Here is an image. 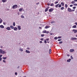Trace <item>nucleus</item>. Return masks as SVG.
Instances as JSON below:
<instances>
[{"instance_id": "72a5a7b5", "label": "nucleus", "mask_w": 77, "mask_h": 77, "mask_svg": "<svg viewBox=\"0 0 77 77\" xmlns=\"http://www.w3.org/2000/svg\"><path fill=\"white\" fill-rule=\"evenodd\" d=\"M63 9H64V7H62L61 8V10H63Z\"/></svg>"}, {"instance_id": "774afa93", "label": "nucleus", "mask_w": 77, "mask_h": 77, "mask_svg": "<svg viewBox=\"0 0 77 77\" xmlns=\"http://www.w3.org/2000/svg\"><path fill=\"white\" fill-rule=\"evenodd\" d=\"M17 14H18V15H20L19 13H17Z\"/></svg>"}, {"instance_id": "c756f323", "label": "nucleus", "mask_w": 77, "mask_h": 77, "mask_svg": "<svg viewBox=\"0 0 77 77\" xmlns=\"http://www.w3.org/2000/svg\"><path fill=\"white\" fill-rule=\"evenodd\" d=\"M61 5H62V6H64V4L62 2L61 3Z\"/></svg>"}, {"instance_id": "ddd939ff", "label": "nucleus", "mask_w": 77, "mask_h": 77, "mask_svg": "<svg viewBox=\"0 0 77 77\" xmlns=\"http://www.w3.org/2000/svg\"><path fill=\"white\" fill-rule=\"evenodd\" d=\"M23 10V9L22 8H20L19 9V12H21Z\"/></svg>"}, {"instance_id": "338daca9", "label": "nucleus", "mask_w": 77, "mask_h": 77, "mask_svg": "<svg viewBox=\"0 0 77 77\" xmlns=\"http://www.w3.org/2000/svg\"><path fill=\"white\" fill-rule=\"evenodd\" d=\"M48 6H50V4H48Z\"/></svg>"}, {"instance_id": "e2e57ef3", "label": "nucleus", "mask_w": 77, "mask_h": 77, "mask_svg": "<svg viewBox=\"0 0 77 77\" xmlns=\"http://www.w3.org/2000/svg\"><path fill=\"white\" fill-rule=\"evenodd\" d=\"M74 1H75V2H77V0H74Z\"/></svg>"}, {"instance_id": "603ef678", "label": "nucleus", "mask_w": 77, "mask_h": 77, "mask_svg": "<svg viewBox=\"0 0 77 77\" xmlns=\"http://www.w3.org/2000/svg\"><path fill=\"white\" fill-rule=\"evenodd\" d=\"M15 74L16 75H17V72H16L15 73Z\"/></svg>"}, {"instance_id": "a18cd8bd", "label": "nucleus", "mask_w": 77, "mask_h": 77, "mask_svg": "<svg viewBox=\"0 0 77 77\" xmlns=\"http://www.w3.org/2000/svg\"><path fill=\"white\" fill-rule=\"evenodd\" d=\"M58 39H60V38H61V37L58 36Z\"/></svg>"}, {"instance_id": "8fccbe9b", "label": "nucleus", "mask_w": 77, "mask_h": 77, "mask_svg": "<svg viewBox=\"0 0 77 77\" xmlns=\"http://www.w3.org/2000/svg\"><path fill=\"white\" fill-rule=\"evenodd\" d=\"M3 61V62H4V63H6V61H5V60H4Z\"/></svg>"}, {"instance_id": "4468645a", "label": "nucleus", "mask_w": 77, "mask_h": 77, "mask_svg": "<svg viewBox=\"0 0 77 77\" xmlns=\"http://www.w3.org/2000/svg\"><path fill=\"white\" fill-rule=\"evenodd\" d=\"M74 51V50L73 49H70L69 51L70 52H73Z\"/></svg>"}, {"instance_id": "a211bd4d", "label": "nucleus", "mask_w": 77, "mask_h": 77, "mask_svg": "<svg viewBox=\"0 0 77 77\" xmlns=\"http://www.w3.org/2000/svg\"><path fill=\"white\" fill-rule=\"evenodd\" d=\"M50 26H46L45 27V29H48V28H50Z\"/></svg>"}, {"instance_id": "c85d7f7f", "label": "nucleus", "mask_w": 77, "mask_h": 77, "mask_svg": "<svg viewBox=\"0 0 77 77\" xmlns=\"http://www.w3.org/2000/svg\"><path fill=\"white\" fill-rule=\"evenodd\" d=\"M6 57H3L2 58V59H4V60H6Z\"/></svg>"}, {"instance_id": "2eb2a0df", "label": "nucleus", "mask_w": 77, "mask_h": 77, "mask_svg": "<svg viewBox=\"0 0 77 77\" xmlns=\"http://www.w3.org/2000/svg\"><path fill=\"white\" fill-rule=\"evenodd\" d=\"M3 22V20H2V19L0 18V24H1Z\"/></svg>"}, {"instance_id": "7ed1b4c3", "label": "nucleus", "mask_w": 77, "mask_h": 77, "mask_svg": "<svg viewBox=\"0 0 77 77\" xmlns=\"http://www.w3.org/2000/svg\"><path fill=\"white\" fill-rule=\"evenodd\" d=\"M53 10H54V9L51 8L49 10V12H53Z\"/></svg>"}, {"instance_id": "7c9ffc66", "label": "nucleus", "mask_w": 77, "mask_h": 77, "mask_svg": "<svg viewBox=\"0 0 77 77\" xmlns=\"http://www.w3.org/2000/svg\"><path fill=\"white\" fill-rule=\"evenodd\" d=\"M54 39H55L56 40H57V37H55L54 38Z\"/></svg>"}, {"instance_id": "dca6fc26", "label": "nucleus", "mask_w": 77, "mask_h": 77, "mask_svg": "<svg viewBox=\"0 0 77 77\" xmlns=\"http://www.w3.org/2000/svg\"><path fill=\"white\" fill-rule=\"evenodd\" d=\"M48 8H46L45 10V12H47V11H48Z\"/></svg>"}, {"instance_id": "c03bdc74", "label": "nucleus", "mask_w": 77, "mask_h": 77, "mask_svg": "<svg viewBox=\"0 0 77 77\" xmlns=\"http://www.w3.org/2000/svg\"><path fill=\"white\" fill-rule=\"evenodd\" d=\"M46 39V41H49V40L50 39L49 38H48Z\"/></svg>"}, {"instance_id": "cd10ccee", "label": "nucleus", "mask_w": 77, "mask_h": 77, "mask_svg": "<svg viewBox=\"0 0 77 77\" xmlns=\"http://www.w3.org/2000/svg\"><path fill=\"white\" fill-rule=\"evenodd\" d=\"M13 26H15V22H14L13 23Z\"/></svg>"}, {"instance_id": "412c9836", "label": "nucleus", "mask_w": 77, "mask_h": 77, "mask_svg": "<svg viewBox=\"0 0 77 77\" xmlns=\"http://www.w3.org/2000/svg\"><path fill=\"white\" fill-rule=\"evenodd\" d=\"M76 27L77 26H76V25H74L72 26V28H76Z\"/></svg>"}, {"instance_id": "13d9d810", "label": "nucleus", "mask_w": 77, "mask_h": 77, "mask_svg": "<svg viewBox=\"0 0 77 77\" xmlns=\"http://www.w3.org/2000/svg\"><path fill=\"white\" fill-rule=\"evenodd\" d=\"M49 33V31H47V32H46V33L47 34H48V33Z\"/></svg>"}, {"instance_id": "aec40b11", "label": "nucleus", "mask_w": 77, "mask_h": 77, "mask_svg": "<svg viewBox=\"0 0 77 77\" xmlns=\"http://www.w3.org/2000/svg\"><path fill=\"white\" fill-rule=\"evenodd\" d=\"M59 4H57L55 5V7L56 8H57L58 6H59Z\"/></svg>"}, {"instance_id": "de8ad7c7", "label": "nucleus", "mask_w": 77, "mask_h": 77, "mask_svg": "<svg viewBox=\"0 0 77 77\" xmlns=\"http://www.w3.org/2000/svg\"><path fill=\"white\" fill-rule=\"evenodd\" d=\"M58 41H62V39H59L58 40Z\"/></svg>"}, {"instance_id": "5fc2aeb1", "label": "nucleus", "mask_w": 77, "mask_h": 77, "mask_svg": "<svg viewBox=\"0 0 77 77\" xmlns=\"http://www.w3.org/2000/svg\"><path fill=\"white\" fill-rule=\"evenodd\" d=\"M2 60V57L0 58V61H1Z\"/></svg>"}, {"instance_id": "3c124183", "label": "nucleus", "mask_w": 77, "mask_h": 77, "mask_svg": "<svg viewBox=\"0 0 77 77\" xmlns=\"http://www.w3.org/2000/svg\"><path fill=\"white\" fill-rule=\"evenodd\" d=\"M67 56H68V57H69L70 56V55L69 54H67Z\"/></svg>"}, {"instance_id": "5701e85b", "label": "nucleus", "mask_w": 77, "mask_h": 77, "mask_svg": "<svg viewBox=\"0 0 77 77\" xmlns=\"http://www.w3.org/2000/svg\"><path fill=\"white\" fill-rule=\"evenodd\" d=\"M21 18H24V16L23 15H22L21 16Z\"/></svg>"}, {"instance_id": "4d7b16f0", "label": "nucleus", "mask_w": 77, "mask_h": 77, "mask_svg": "<svg viewBox=\"0 0 77 77\" xmlns=\"http://www.w3.org/2000/svg\"><path fill=\"white\" fill-rule=\"evenodd\" d=\"M75 8H76V7H73V9H75Z\"/></svg>"}, {"instance_id": "bf43d9fd", "label": "nucleus", "mask_w": 77, "mask_h": 77, "mask_svg": "<svg viewBox=\"0 0 77 77\" xmlns=\"http://www.w3.org/2000/svg\"><path fill=\"white\" fill-rule=\"evenodd\" d=\"M75 10H71V12H72V11H74Z\"/></svg>"}, {"instance_id": "e433bc0d", "label": "nucleus", "mask_w": 77, "mask_h": 77, "mask_svg": "<svg viewBox=\"0 0 77 77\" xmlns=\"http://www.w3.org/2000/svg\"><path fill=\"white\" fill-rule=\"evenodd\" d=\"M70 58H71V59H73V57H72V56H70Z\"/></svg>"}, {"instance_id": "6e6552de", "label": "nucleus", "mask_w": 77, "mask_h": 77, "mask_svg": "<svg viewBox=\"0 0 77 77\" xmlns=\"http://www.w3.org/2000/svg\"><path fill=\"white\" fill-rule=\"evenodd\" d=\"M71 39L72 40H76V39H77V38L72 37L71 38Z\"/></svg>"}, {"instance_id": "09e8293b", "label": "nucleus", "mask_w": 77, "mask_h": 77, "mask_svg": "<svg viewBox=\"0 0 77 77\" xmlns=\"http://www.w3.org/2000/svg\"><path fill=\"white\" fill-rule=\"evenodd\" d=\"M39 43H40V44H42V41H40Z\"/></svg>"}, {"instance_id": "6e6d98bb", "label": "nucleus", "mask_w": 77, "mask_h": 77, "mask_svg": "<svg viewBox=\"0 0 77 77\" xmlns=\"http://www.w3.org/2000/svg\"><path fill=\"white\" fill-rule=\"evenodd\" d=\"M3 24L4 25H6V23H5L4 22L3 23Z\"/></svg>"}, {"instance_id": "c9c22d12", "label": "nucleus", "mask_w": 77, "mask_h": 77, "mask_svg": "<svg viewBox=\"0 0 77 77\" xmlns=\"http://www.w3.org/2000/svg\"><path fill=\"white\" fill-rule=\"evenodd\" d=\"M61 6L62 5L60 4L58 6L59 8H61Z\"/></svg>"}, {"instance_id": "f03ea898", "label": "nucleus", "mask_w": 77, "mask_h": 77, "mask_svg": "<svg viewBox=\"0 0 77 77\" xmlns=\"http://www.w3.org/2000/svg\"><path fill=\"white\" fill-rule=\"evenodd\" d=\"M18 8V5H14L13 7H12V8L13 9H17Z\"/></svg>"}, {"instance_id": "79ce46f5", "label": "nucleus", "mask_w": 77, "mask_h": 77, "mask_svg": "<svg viewBox=\"0 0 77 77\" xmlns=\"http://www.w3.org/2000/svg\"><path fill=\"white\" fill-rule=\"evenodd\" d=\"M59 3V2H58V1L57 2H55V4H57V3Z\"/></svg>"}, {"instance_id": "f704fd0d", "label": "nucleus", "mask_w": 77, "mask_h": 77, "mask_svg": "<svg viewBox=\"0 0 77 77\" xmlns=\"http://www.w3.org/2000/svg\"><path fill=\"white\" fill-rule=\"evenodd\" d=\"M51 24H53V23H55V22L54 21H53L51 22Z\"/></svg>"}, {"instance_id": "2f4dec72", "label": "nucleus", "mask_w": 77, "mask_h": 77, "mask_svg": "<svg viewBox=\"0 0 77 77\" xmlns=\"http://www.w3.org/2000/svg\"><path fill=\"white\" fill-rule=\"evenodd\" d=\"M43 33H47V31H46V30L43 31Z\"/></svg>"}, {"instance_id": "a878e982", "label": "nucleus", "mask_w": 77, "mask_h": 77, "mask_svg": "<svg viewBox=\"0 0 77 77\" xmlns=\"http://www.w3.org/2000/svg\"><path fill=\"white\" fill-rule=\"evenodd\" d=\"M65 6L66 8H67L68 7V5H67V4H66L65 5Z\"/></svg>"}, {"instance_id": "39448f33", "label": "nucleus", "mask_w": 77, "mask_h": 77, "mask_svg": "<svg viewBox=\"0 0 77 77\" xmlns=\"http://www.w3.org/2000/svg\"><path fill=\"white\" fill-rule=\"evenodd\" d=\"M17 28H18L19 30H20L21 29V26H17Z\"/></svg>"}, {"instance_id": "ea45409f", "label": "nucleus", "mask_w": 77, "mask_h": 77, "mask_svg": "<svg viewBox=\"0 0 77 77\" xmlns=\"http://www.w3.org/2000/svg\"><path fill=\"white\" fill-rule=\"evenodd\" d=\"M41 36H42V37H43V36H44V34H42L41 35Z\"/></svg>"}, {"instance_id": "b1692460", "label": "nucleus", "mask_w": 77, "mask_h": 77, "mask_svg": "<svg viewBox=\"0 0 77 77\" xmlns=\"http://www.w3.org/2000/svg\"><path fill=\"white\" fill-rule=\"evenodd\" d=\"M19 50L20 51H23V49L21 48H20V49Z\"/></svg>"}, {"instance_id": "bb28decb", "label": "nucleus", "mask_w": 77, "mask_h": 77, "mask_svg": "<svg viewBox=\"0 0 77 77\" xmlns=\"http://www.w3.org/2000/svg\"><path fill=\"white\" fill-rule=\"evenodd\" d=\"M75 3V1H72L71 2V3H72V4Z\"/></svg>"}, {"instance_id": "052dcab7", "label": "nucleus", "mask_w": 77, "mask_h": 77, "mask_svg": "<svg viewBox=\"0 0 77 77\" xmlns=\"http://www.w3.org/2000/svg\"><path fill=\"white\" fill-rule=\"evenodd\" d=\"M2 56H3V55H0V57H2Z\"/></svg>"}, {"instance_id": "f8f14e48", "label": "nucleus", "mask_w": 77, "mask_h": 77, "mask_svg": "<svg viewBox=\"0 0 77 77\" xmlns=\"http://www.w3.org/2000/svg\"><path fill=\"white\" fill-rule=\"evenodd\" d=\"M73 32H74V33H77V30H75V29H73L72 30Z\"/></svg>"}, {"instance_id": "a19ab883", "label": "nucleus", "mask_w": 77, "mask_h": 77, "mask_svg": "<svg viewBox=\"0 0 77 77\" xmlns=\"http://www.w3.org/2000/svg\"><path fill=\"white\" fill-rule=\"evenodd\" d=\"M41 41H44V38H41L40 39Z\"/></svg>"}, {"instance_id": "49530a36", "label": "nucleus", "mask_w": 77, "mask_h": 77, "mask_svg": "<svg viewBox=\"0 0 77 77\" xmlns=\"http://www.w3.org/2000/svg\"><path fill=\"white\" fill-rule=\"evenodd\" d=\"M39 2H38V3H36V5H39Z\"/></svg>"}, {"instance_id": "4be33fe9", "label": "nucleus", "mask_w": 77, "mask_h": 77, "mask_svg": "<svg viewBox=\"0 0 77 77\" xmlns=\"http://www.w3.org/2000/svg\"><path fill=\"white\" fill-rule=\"evenodd\" d=\"M51 49H50L49 50V54H51Z\"/></svg>"}, {"instance_id": "f257e3e1", "label": "nucleus", "mask_w": 77, "mask_h": 77, "mask_svg": "<svg viewBox=\"0 0 77 77\" xmlns=\"http://www.w3.org/2000/svg\"><path fill=\"white\" fill-rule=\"evenodd\" d=\"M0 53L2 54H6L7 52L5 51H3L2 49H0Z\"/></svg>"}, {"instance_id": "9b49d317", "label": "nucleus", "mask_w": 77, "mask_h": 77, "mask_svg": "<svg viewBox=\"0 0 77 77\" xmlns=\"http://www.w3.org/2000/svg\"><path fill=\"white\" fill-rule=\"evenodd\" d=\"M71 60V59H69V60H67V62H70Z\"/></svg>"}, {"instance_id": "58836bf2", "label": "nucleus", "mask_w": 77, "mask_h": 77, "mask_svg": "<svg viewBox=\"0 0 77 77\" xmlns=\"http://www.w3.org/2000/svg\"><path fill=\"white\" fill-rule=\"evenodd\" d=\"M27 50H30V48L27 47L26 48Z\"/></svg>"}, {"instance_id": "6ab92c4d", "label": "nucleus", "mask_w": 77, "mask_h": 77, "mask_svg": "<svg viewBox=\"0 0 77 77\" xmlns=\"http://www.w3.org/2000/svg\"><path fill=\"white\" fill-rule=\"evenodd\" d=\"M10 28H11L12 29H14V26H10Z\"/></svg>"}, {"instance_id": "20e7f679", "label": "nucleus", "mask_w": 77, "mask_h": 77, "mask_svg": "<svg viewBox=\"0 0 77 77\" xmlns=\"http://www.w3.org/2000/svg\"><path fill=\"white\" fill-rule=\"evenodd\" d=\"M13 29L14 31H17L18 30V28L16 27H14Z\"/></svg>"}, {"instance_id": "37998d69", "label": "nucleus", "mask_w": 77, "mask_h": 77, "mask_svg": "<svg viewBox=\"0 0 77 77\" xmlns=\"http://www.w3.org/2000/svg\"><path fill=\"white\" fill-rule=\"evenodd\" d=\"M73 5L74 6H77V4H74Z\"/></svg>"}, {"instance_id": "473e14b6", "label": "nucleus", "mask_w": 77, "mask_h": 77, "mask_svg": "<svg viewBox=\"0 0 77 77\" xmlns=\"http://www.w3.org/2000/svg\"><path fill=\"white\" fill-rule=\"evenodd\" d=\"M62 43H63V42L62 41H61L59 42V44H62Z\"/></svg>"}, {"instance_id": "f3484780", "label": "nucleus", "mask_w": 77, "mask_h": 77, "mask_svg": "<svg viewBox=\"0 0 77 77\" xmlns=\"http://www.w3.org/2000/svg\"><path fill=\"white\" fill-rule=\"evenodd\" d=\"M2 1L3 3H5L7 2V0H2Z\"/></svg>"}, {"instance_id": "680f3d73", "label": "nucleus", "mask_w": 77, "mask_h": 77, "mask_svg": "<svg viewBox=\"0 0 77 77\" xmlns=\"http://www.w3.org/2000/svg\"><path fill=\"white\" fill-rule=\"evenodd\" d=\"M75 24H76L77 26V23L75 22Z\"/></svg>"}, {"instance_id": "4c0bfd02", "label": "nucleus", "mask_w": 77, "mask_h": 77, "mask_svg": "<svg viewBox=\"0 0 77 77\" xmlns=\"http://www.w3.org/2000/svg\"><path fill=\"white\" fill-rule=\"evenodd\" d=\"M44 41V42L45 43V44H47V41H46V40H45Z\"/></svg>"}, {"instance_id": "0eeeda50", "label": "nucleus", "mask_w": 77, "mask_h": 77, "mask_svg": "<svg viewBox=\"0 0 77 77\" xmlns=\"http://www.w3.org/2000/svg\"><path fill=\"white\" fill-rule=\"evenodd\" d=\"M25 52L26 53H30V51L27 50H26Z\"/></svg>"}, {"instance_id": "1a4fd4ad", "label": "nucleus", "mask_w": 77, "mask_h": 77, "mask_svg": "<svg viewBox=\"0 0 77 77\" xmlns=\"http://www.w3.org/2000/svg\"><path fill=\"white\" fill-rule=\"evenodd\" d=\"M0 28H2V29H4L5 28V26L3 25H0Z\"/></svg>"}, {"instance_id": "393cba45", "label": "nucleus", "mask_w": 77, "mask_h": 77, "mask_svg": "<svg viewBox=\"0 0 77 77\" xmlns=\"http://www.w3.org/2000/svg\"><path fill=\"white\" fill-rule=\"evenodd\" d=\"M51 6H54V4L53 3H52L50 5Z\"/></svg>"}, {"instance_id": "423d86ee", "label": "nucleus", "mask_w": 77, "mask_h": 77, "mask_svg": "<svg viewBox=\"0 0 77 77\" xmlns=\"http://www.w3.org/2000/svg\"><path fill=\"white\" fill-rule=\"evenodd\" d=\"M6 29L7 30H11V27H7Z\"/></svg>"}, {"instance_id": "0e129e2a", "label": "nucleus", "mask_w": 77, "mask_h": 77, "mask_svg": "<svg viewBox=\"0 0 77 77\" xmlns=\"http://www.w3.org/2000/svg\"><path fill=\"white\" fill-rule=\"evenodd\" d=\"M1 48H3V46H1Z\"/></svg>"}, {"instance_id": "864d4df0", "label": "nucleus", "mask_w": 77, "mask_h": 77, "mask_svg": "<svg viewBox=\"0 0 77 77\" xmlns=\"http://www.w3.org/2000/svg\"><path fill=\"white\" fill-rule=\"evenodd\" d=\"M73 6V5H70V7H72Z\"/></svg>"}, {"instance_id": "9d476101", "label": "nucleus", "mask_w": 77, "mask_h": 77, "mask_svg": "<svg viewBox=\"0 0 77 77\" xmlns=\"http://www.w3.org/2000/svg\"><path fill=\"white\" fill-rule=\"evenodd\" d=\"M67 10H68V11H69V12H71V9L69 8H68L67 9Z\"/></svg>"}, {"instance_id": "69168bd1", "label": "nucleus", "mask_w": 77, "mask_h": 77, "mask_svg": "<svg viewBox=\"0 0 77 77\" xmlns=\"http://www.w3.org/2000/svg\"><path fill=\"white\" fill-rule=\"evenodd\" d=\"M17 68H20V66H18L17 67Z\"/></svg>"}]
</instances>
